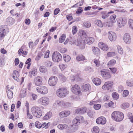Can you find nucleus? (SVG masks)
Returning a JSON list of instances; mask_svg holds the SVG:
<instances>
[{"mask_svg":"<svg viewBox=\"0 0 133 133\" xmlns=\"http://www.w3.org/2000/svg\"><path fill=\"white\" fill-rule=\"evenodd\" d=\"M111 116L113 119L117 122L122 121L124 117L123 113L117 111H115L113 112L111 114Z\"/></svg>","mask_w":133,"mask_h":133,"instance_id":"1","label":"nucleus"},{"mask_svg":"<svg viewBox=\"0 0 133 133\" xmlns=\"http://www.w3.org/2000/svg\"><path fill=\"white\" fill-rule=\"evenodd\" d=\"M69 92L67 89L64 88L58 89L56 91V94L57 96L60 98H64L68 94Z\"/></svg>","mask_w":133,"mask_h":133,"instance_id":"2","label":"nucleus"},{"mask_svg":"<svg viewBox=\"0 0 133 133\" xmlns=\"http://www.w3.org/2000/svg\"><path fill=\"white\" fill-rule=\"evenodd\" d=\"M49 102V99L46 97H43L39 99L37 101L38 104L43 105H47Z\"/></svg>","mask_w":133,"mask_h":133,"instance_id":"3","label":"nucleus"},{"mask_svg":"<svg viewBox=\"0 0 133 133\" xmlns=\"http://www.w3.org/2000/svg\"><path fill=\"white\" fill-rule=\"evenodd\" d=\"M52 59L53 61L54 62H59L62 59V57L61 55L58 52H54L52 56Z\"/></svg>","mask_w":133,"mask_h":133,"instance_id":"4","label":"nucleus"},{"mask_svg":"<svg viewBox=\"0 0 133 133\" xmlns=\"http://www.w3.org/2000/svg\"><path fill=\"white\" fill-rule=\"evenodd\" d=\"M84 121V118L82 116H77L73 121L72 126L77 125L80 123H83Z\"/></svg>","mask_w":133,"mask_h":133,"instance_id":"5","label":"nucleus"},{"mask_svg":"<svg viewBox=\"0 0 133 133\" xmlns=\"http://www.w3.org/2000/svg\"><path fill=\"white\" fill-rule=\"evenodd\" d=\"M36 91L39 93L44 95L47 94L48 92L46 87L44 86H41L36 88Z\"/></svg>","mask_w":133,"mask_h":133,"instance_id":"6","label":"nucleus"},{"mask_svg":"<svg viewBox=\"0 0 133 133\" xmlns=\"http://www.w3.org/2000/svg\"><path fill=\"white\" fill-rule=\"evenodd\" d=\"M58 81L57 77L55 76L51 77L49 79L48 83L51 86H55L57 84Z\"/></svg>","mask_w":133,"mask_h":133,"instance_id":"7","label":"nucleus"},{"mask_svg":"<svg viewBox=\"0 0 133 133\" xmlns=\"http://www.w3.org/2000/svg\"><path fill=\"white\" fill-rule=\"evenodd\" d=\"M118 25L119 27L121 28L124 26L127 23V20L125 18H119L117 21Z\"/></svg>","mask_w":133,"mask_h":133,"instance_id":"8","label":"nucleus"},{"mask_svg":"<svg viewBox=\"0 0 133 133\" xmlns=\"http://www.w3.org/2000/svg\"><path fill=\"white\" fill-rule=\"evenodd\" d=\"M100 72L101 75L104 79H108L111 77L110 73L106 71L105 69L101 70L100 71Z\"/></svg>","mask_w":133,"mask_h":133,"instance_id":"9","label":"nucleus"},{"mask_svg":"<svg viewBox=\"0 0 133 133\" xmlns=\"http://www.w3.org/2000/svg\"><path fill=\"white\" fill-rule=\"evenodd\" d=\"M75 44L78 46L79 48L82 49H84L85 48V44L84 41L81 39H77L75 42Z\"/></svg>","mask_w":133,"mask_h":133,"instance_id":"10","label":"nucleus"},{"mask_svg":"<svg viewBox=\"0 0 133 133\" xmlns=\"http://www.w3.org/2000/svg\"><path fill=\"white\" fill-rule=\"evenodd\" d=\"M108 35L109 40L111 41H115L116 38L117 36L116 34L112 31L108 32Z\"/></svg>","mask_w":133,"mask_h":133,"instance_id":"11","label":"nucleus"},{"mask_svg":"<svg viewBox=\"0 0 133 133\" xmlns=\"http://www.w3.org/2000/svg\"><path fill=\"white\" fill-rule=\"evenodd\" d=\"M113 83L111 81H108L105 82L102 87V88L104 90H109L112 87Z\"/></svg>","mask_w":133,"mask_h":133,"instance_id":"12","label":"nucleus"},{"mask_svg":"<svg viewBox=\"0 0 133 133\" xmlns=\"http://www.w3.org/2000/svg\"><path fill=\"white\" fill-rule=\"evenodd\" d=\"M71 90L76 95L79 94L81 92L79 87L77 84L74 85L72 87Z\"/></svg>","mask_w":133,"mask_h":133,"instance_id":"13","label":"nucleus"},{"mask_svg":"<svg viewBox=\"0 0 133 133\" xmlns=\"http://www.w3.org/2000/svg\"><path fill=\"white\" fill-rule=\"evenodd\" d=\"M123 40L127 44H129L131 42V38L129 34L125 33L124 36Z\"/></svg>","mask_w":133,"mask_h":133,"instance_id":"14","label":"nucleus"},{"mask_svg":"<svg viewBox=\"0 0 133 133\" xmlns=\"http://www.w3.org/2000/svg\"><path fill=\"white\" fill-rule=\"evenodd\" d=\"M42 78L40 76H38L34 79V83L37 86L40 85L42 84Z\"/></svg>","mask_w":133,"mask_h":133,"instance_id":"15","label":"nucleus"},{"mask_svg":"<svg viewBox=\"0 0 133 133\" xmlns=\"http://www.w3.org/2000/svg\"><path fill=\"white\" fill-rule=\"evenodd\" d=\"M96 122L98 124H104L106 122V119L103 117H99L96 120Z\"/></svg>","mask_w":133,"mask_h":133,"instance_id":"16","label":"nucleus"},{"mask_svg":"<svg viewBox=\"0 0 133 133\" xmlns=\"http://www.w3.org/2000/svg\"><path fill=\"white\" fill-rule=\"evenodd\" d=\"M98 46L103 51H106L109 49V47L107 45L103 42H99L98 44Z\"/></svg>","mask_w":133,"mask_h":133,"instance_id":"17","label":"nucleus"},{"mask_svg":"<svg viewBox=\"0 0 133 133\" xmlns=\"http://www.w3.org/2000/svg\"><path fill=\"white\" fill-rule=\"evenodd\" d=\"M97 101H93L92 102H90L89 104L90 105H94V108L96 110H98L99 109L101 108V105L100 104H96Z\"/></svg>","mask_w":133,"mask_h":133,"instance_id":"18","label":"nucleus"},{"mask_svg":"<svg viewBox=\"0 0 133 133\" xmlns=\"http://www.w3.org/2000/svg\"><path fill=\"white\" fill-rule=\"evenodd\" d=\"M84 42L90 45L94 41V39L91 37H87L85 38Z\"/></svg>","mask_w":133,"mask_h":133,"instance_id":"19","label":"nucleus"},{"mask_svg":"<svg viewBox=\"0 0 133 133\" xmlns=\"http://www.w3.org/2000/svg\"><path fill=\"white\" fill-rule=\"evenodd\" d=\"M70 112L68 111H62L59 114V116L61 118H63L69 116L70 114Z\"/></svg>","mask_w":133,"mask_h":133,"instance_id":"20","label":"nucleus"},{"mask_svg":"<svg viewBox=\"0 0 133 133\" xmlns=\"http://www.w3.org/2000/svg\"><path fill=\"white\" fill-rule=\"evenodd\" d=\"M87 109L85 108H78L76 110V113L79 114H83L85 112Z\"/></svg>","mask_w":133,"mask_h":133,"instance_id":"21","label":"nucleus"},{"mask_svg":"<svg viewBox=\"0 0 133 133\" xmlns=\"http://www.w3.org/2000/svg\"><path fill=\"white\" fill-rule=\"evenodd\" d=\"M5 30L4 27L0 26V40H1L2 38H4L5 35Z\"/></svg>","mask_w":133,"mask_h":133,"instance_id":"22","label":"nucleus"},{"mask_svg":"<svg viewBox=\"0 0 133 133\" xmlns=\"http://www.w3.org/2000/svg\"><path fill=\"white\" fill-rule=\"evenodd\" d=\"M13 78L15 80L18 81L19 80L18 77L20 75L19 72L16 70H14L13 71Z\"/></svg>","mask_w":133,"mask_h":133,"instance_id":"23","label":"nucleus"},{"mask_svg":"<svg viewBox=\"0 0 133 133\" xmlns=\"http://www.w3.org/2000/svg\"><path fill=\"white\" fill-rule=\"evenodd\" d=\"M92 49L94 54L95 55L98 56L100 55V50L97 48L95 47H92Z\"/></svg>","mask_w":133,"mask_h":133,"instance_id":"24","label":"nucleus"},{"mask_svg":"<svg viewBox=\"0 0 133 133\" xmlns=\"http://www.w3.org/2000/svg\"><path fill=\"white\" fill-rule=\"evenodd\" d=\"M40 109L37 107H33L31 109V111L34 116H36L37 111H39Z\"/></svg>","mask_w":133,"mask_h":133,"instance_id":"25","label":"nucleus"},{"mask_svg":"<svg viewBox=\"0 0 133 133\" xmlns=\"http://www.w3.org/2000/svg\"><path fill=\"white\" fill-rule=\"evenodd\" d=\"M92 81L93 83L97 85H100L101 83V79L97 78H94L92 80Z\"/></svg>","mask_w":133,"mask_h":133,"instance_id":"26","label":"nucleus"},{"mask_svg":"<svg viewBox=\"0 0 133 133\" xmlns=\"http://www.w3.org/2000/svg\"><path fill=\"white\" fill-rule=\"evenodd\" d=\"M76 59L77 61H82L85 60V57L82 54L77 56Z\"/></svg>","mask_w":133,"mask_h":133,"instance_id":"27","label":"nucleus"},{"mask_svg":"<svg viewBox=\"0 0 133 133\" xmlns=\"http://www.w3.org/2000/svg\"><path fill=\"white\" fill-rule=\"evenodd\" d=\"M79 34L83 39L86 38L87 36L86 32L83 30H81L80 31Z\"/></svg>","mask_w":133,"mask_h":133,"instance_id":"28","label":"nucleus"},{"mask_svg":"<svg viewBox=\"0 0 133 133\" xmlns=\"http://www.w3.org/2000/svg\"><path fill=\"white\" fill-rule=\"evenodd\" d=\"M52 116V113L51 112H49L45 114L43 117V119L44 120H47L50 118Z\"/></svg>","mask_w":133,"mask_h":133,"instance_id":"29","label":"nucleus"},{"mask_svg":"<svg viewBox=\"0 0 133 133\" xmlns=\"http://www.w3.org/2000/svg\"><path fill=\"white\" fill-rule=\"evenodd\" d=\"M68 40H69V43L71 44H72L74 43L75 44L76 41L75 38L74 37H70Z\"/></svg>","mask_w":133,"mask_h":133,"instance_id":"30","label":"nucleus"},{"mask_svg":"<svg viewBox=\"0 0 133 133\" xmlns=\"http://www.w3.org/2000/svg\"><path fill=\"white\" fill-rule=\"evenodd\" d=\"M7 95L8 98L10 99H11L13 97V93L12 91L10 90L9 89L8 90H7Z\"/></svg>","mask_w":133,"mask_h":133,"instance_id":"31","label":"nucleus"},{"mask_svg":"<svg viewBox=\"0 0 133 133\" xmlns=\"http://www.w3.org/2000/svg\"><path fill=\"white\" fill-rule=\"evenodd\" d=\"M90 85L89 84H86L83 86V90L84 91H87L90 89Z\"/></svg>","mask_w":133,"mask_h":133,"instance_id":"32","label":"nucleus"},{"mask_svg":"<svg viewBox=\"0 0 133 133\" xmlns=\"http://www.w3.org/2000/svg\"><path fill=\"white\" fill-rule=\"evenodd\" d=\"M116 16L115 15H113L111 16L110 17V21L112 22L113 23H115L116 21Z\"/></svg>","mask_w":133,"mask_h":133,"instance_id":"33","label":"nucleus"},{"mask_svg":"<svg viewBox=\"0 0 133 133\" xmlns=\"http://www.w3.org/2000/svg\"><path fill=\"white\" fill-rule=\"evenodd\" d=\"M65 37L66 35L65 34H62V35L60 36L59 39V42L60 43H62L63 42L65 39Z\"/></svg>","mask_w":133,"mask_h":133,"instance_id":"34","label":"nucleus"},{"mask_svg":"<svg viewBox=\"0 0 133 133\" xmlns=\"http://www.w3.org/2000/svg\"><path fill=\"white\" fill-rule=\"evenodd\" d=\"M112 96L114 99L115 100L119 98V95L116 92L112 93Z\"/></svg>","mask_w":133,"mask_h":133,"instance_id":"35","label":"nucleus"},{"mask_svg":"<svg viewBox=\"0 0 133 133\" xmlns=\"http://www.w3.org/2000/svg\"><path fill=\"white\" fill-rule=\"evenodd\" d=\"M63 57L64 61L66 62H69L71 59L70 57L66 55H63Z\"/></svg>","mask_w":133,"mask_h":133,"instance_id":"36","label":"nucleus"},{"mask_svg":"<svg viewBox=\"0 0 133 133\" xmlns=\"http://www.w3.org/2000/svg\"><path fill=\"white\" fill-rule=\"evenodd\" d=\"M83 26L86 28H89L90 27L91 24L89 21L85 22L83 23Z\"/></svg>","mask_w":133,"mask_h":133,"instance_id":"37","label":"nucleus"},{"mask_svg":"<svg viewBox=\"0 0 133 133\" xmlns=\"http://www.w3.org/2000/svg\"><path fill=\"white\" fill-rule=\"evenodd\" d=\"M55 103L61 107H63L65 104L64 102L63 101H61L59 100L55 102Z\"/></svg>","mask_w":133,"mask_h":133,"instance_id":"38","label":"nucleus"},{"mask_svg":"<svg viewBox=\"0 0 133 133\" xmlns=\"http://www.w3.org/2000/svg\"><path fill=\"white\" fill-rule=\"evenodd\" d=\"M68 127V126L66 124H60L58 125L57 127L58 128L62 130L65 129H66Z\"/></svg>","mask_w":133,"mask_h":133,"instance_id":"39","label":"nucleus"},{"mask_svg":"<svg viewBox=\"0 0 133 133\" xmlns=\"http://www.w3.org/2000/svg\"><path fill=\"white\" fill-rule=\"evenodd\" d=\"M26 91L25 89H22L21 91L20 95L21 97L22 98L26 96Z\"/></svg>","mask_w":133,"mask_h":133,"instance_id":"40","label":"nucleus"},{"mask_svg":"<svg viewBox=\"0 0 133 133\" xmlns=\"http://www.w3.org/2000/svg\"><path fill=\"white\" fill-rule=\"evenodd\" d=\"M92 133H98L99 131V129L97 126L94 127L92 129Z\"/></svg>","mask_w":133,"mask_h":133,"instance_id":"41","label":"nucleus"},{"mask_svg":"<svg viewBox=\"0 0 133 133\" xmlns=\"http://www.w3.org/2000/svg\"><path fill=\"white\" fill-rule=\"evenodd\" d=\"M129 104L127 103H124L121 105V107L122 108L125 109L129 107Z\"/></svg>","mask_w":133,"mask_h":133,"instance_id":"42","label":"nucleus"},{"mask_svg":"<svg viewBox=\"0 0 133 133\" xmlns=\"http://www.w3.org/2000/svg\"><path fill=\"white\" fill-rule=\"evenodd\" d=\"M128 23L130 28L133 30V20L130 19L128 21Z\"/></svg>","mask_w":133,"mask_h":133,"instance_id":"43","label":"nucleus"},{"mask_svg":"<svg viewBox=\"0 0 133 133\" xmlns=\"http://www.w3.org/2000/svg\"><path fill=\"white\" fill-rule=\"evenodd\" d=\"M94 63L95 64L96 67H98L100 65V61L96 59H94L93 60Z\"/></svg>","mask_w":133,"mask_h":133,"instance_id":"44","label":"nucleus"},{"mask_svg":"<svg viewBox=\"0 0 133 133\" xmlns=\"http://www.w3.org/2000/svg\"><path fill=\"white\" fill-rule=\"evenodd\" d=\"M36 113V116H34L35 117L39 118L42 115V111L40 109H39V111H37Z\"/></svg>","mask_w":133,"mask_h":133,"instance_id":"45","label":"nucleus"},{"mask_svg":"<svg viewBox=\"0 0 133 133\" xmlns=\"http://www.w3.org/2000/svg\"><path fill=\"white\" fill-rule=\"evenodd\" d=\"M22 47H21V49H19L18 51V52L19 54H20V53H22V54L25 55H26L27 54V52L26 51H23L22 48Z\"/></svg>","mask_w":133,"mask_h":133,"instance_id":"46","label":"nucleus"},{"mask_svg":"<svg viewBox=\"0 0 133 133\" xmlns=\"http://www.w3.org/2000/svg\"><path fill=\"white\" fill-rule=\"evenodd\" d=\"M39 70L41 72L44 73L47 71V69L46 67L44 66H41L40 67Z\"/></svg>","mask_w":133,"mask_h":133,"instance_id":"47","label":"nucleus"},{"mask_svg":"<svg viewBox=\"0 0 133 133\" xmlns=\"http://www.w3.org/2000/svg\"><path fill=\"white\" fill-rule=\"evenodd\" d=\"M116 61L115 59H112L110 60L108 63V65L113 66L116 63Z\"/></svg>","mask_w":133,"mask_h":133,"instance_id":"48","label":"nucleus"},{"mask_svg":"<svg viewBox=\"0 0 133 133\" xmlns=\"http://www.w3.org/2000/svg\"><path fill=\"white\" fill-rule=\"evenodd\" d=\"M116 54L115 52H108L107 54V55L108 57H112L115 56Z\"/></svg>","mask_w":133,"mask_h":133,"instance_id":"49","label":"nucleus"},{"mask_svg":"<svg viewBox=\"0 0 133 133\" xmlns=\"http://www.w3.org/2000/svg\"><path fill=\"white\" fill-rule=\"evenodd\" d=\"M95 24L96 25L99 27H102L103 24L101 22L100 20H97L95 21Z\"/></svg>","mask_w":133,"mask_h":133,"instance_id":"50","label":"nucleus"},{"mask_svg":"<svg viewBox=\"0 0 133 133\" xmlns=\"http://www.w3.org/2000/svg\"><path fill=\"white\" fill-rule=\"evenodd\" d=\"M35 126L37 128H40L42 126V125L39 122L37 121L35 123Z\"/></svg>","mask_w":133,"mask_h":133,"instance_id":"51","label":"nucleus"},{"mask_svg":"<svg viewBox=\"0 0 133 133\" xmlns=\"http://www.w3.org/2000/svg\"><path fill=\"white\" fill-rule=\"evenodd\" d=\"M117 48L118 50V53L121 54H122L123 53V49L119 46L118 45Z\"/></svg>","mask_w":133,"mask_h":133,"instance_id":"52","label":"nucleus"},{"mask_svg":"<svg viewBox=\"0 0 133 133\" xmlns=\"http://www.w3.org/2000/svg\"><path fill=\"white\" fill-rule=\"evenodd\" d=\"M104 25L108 27H111L113 26V23L110 21L107 22L105 23Z\"/></svg>","mask_w":133,"mask_h":133,"instance_id":"53","label":"nucleus"},{"mask_svg":"<svg viewBox=\"0 0 133 133\" xmlns=\"http://www.w3.org/2000/svg\"><path fill=\"white\" fill-rule=\"evenodd\" d=\"M52 64V63L49 61H47L44 63L45 65L47 67H50Z\"/></svg>","mask_w":133,"mask_h":133,"instance_id":"54","label":"nucleus"},{"mask_svg":"<svg viewBox=\"0 0 133 133\" xmlns=\"http://www.w3.org/2000/svg\"><path fill=\"white\" fill-rule=\"evenodd\" d=\"M37 72V69L35 68H34L32 69V71L30 72L29 73H30L32 75L34 76H35Z\"/></svg>","mask_w":133,"mask_h":133,"instance_id":"55","label":"nucleus"},{"mask_svg":"<svg viewBox=\"0 0 133 133\" xmlns=\"http://www.w3.org/2000/svg\"><path fill=\"white\" fill-rule=\"evenodd\" d=\"M77 31V27L76 26H74L72 27V33L73 35L75 34Z\"/></svg>","mask_w":133,"mask_h":133,"instance_id":"56","label":"nucleus"},{"mask_svg":"<svg viewBox=\"0 0 133 133\" xmlns=\"http://www.w3.org/2000/svg\"><path fill=\"white\" fill-rule=\"evenodd\" d=\"M102 17L103 19L106 18L109 16L106 13L105 11L102 12Z\"/></svg>","mask_w":133,"mask_h":133,"instance_id":"57","label":"nucleus"},{"mask_svg":"<svg viewBox=\"0 0 133 133\" xmlns=\"http://www.w3.org/2000/svg\"><path fill=\"white\" fill-rule=\"evenodd\" d=\"M26 114L28 118L29 119H32L33 116L31 115L29 113V109H27Z\"/></svg>","mask_w":133,"mask_h":133,"instance_id":"58","label":"nucleus"},{"mask_svg":"<svg viewBox=\"0 0 133 133\" xmlns=\"http://www.w3.org/2000/svg\"><path fill=\"white\" fill-rule=\"evenodd\" d=\"M93 69L89 66L86 67L84 69L85 71L88 72H90L92 71Z\"/></svg>","mask_w":133,"mask_h":133,"instance_id":"59","label":"nucleus"},{"mask_svg":"<svg viewBox=\"0 0 133 133\" xmlns=\"http://www.w3.org/2000/svg\"><path fill=\"white\" fill-rule=\"evenodd\" d=\"M129 94V92L128 90H124L123 92V96L124 97H126Z\"/></svg>","mask_w":133,"mask_h":133,"instance_id":"60","label":"nucleus"},{"mask_svg":"<svg viewBox=\"0 0 133 133\" xmlns=\"http://www.w3.org/2000/svg\"><path fill=\"white\" fill-rule=\"evenodd\" d=\"M59 77L63 82H65L66 81V78L63 75L61 74L59 75Z\"/></svg>","mask_w":133,"mask_h":133,"instance_id":"61","label":"nucleus"},{"mask_svg":"<svg viewBox=\"0 0 133 133\" xmlns=\"http://www.w3.org/2000/svg\"><path fill=\"white\" fill-rule=\"evenodd\" d=\"M59 67L61 70H63L67 67V65L66 64H61L59 65Z\"/></svg>","mask_w":133,"mask_h":133,"instance_id":"62","label":"nucleus"},{"mask_svg":"<svg viewBox=\"0 0 133 133\" xmlns=\"http://www.w3.org/2000/svg\"><path fill=\"white\" fill-rule=\"evenodd\" d=\"M132 115V113H129L128 114V116L129 119L130 120V121L133 123V116H130V115Z\"/></svg>","mask_w":133,"mask_h":133,"instance_id":"63","label":"nucleus"},{"mask_svg":"<svg viewBox=\"0 0 133 133\" xmlns=\"http://www.w3.org/2000/svg\"><path fill=\"white\" fill-rule=\"evenodd\" d=\"M83 10L82 7H79L76 11V13L77 14H79L81 13L83 11Z\"/></svg>","mask_w":133,"mask_h":133,"instance_id":"64","label":"nucleus"}]
</instances>
